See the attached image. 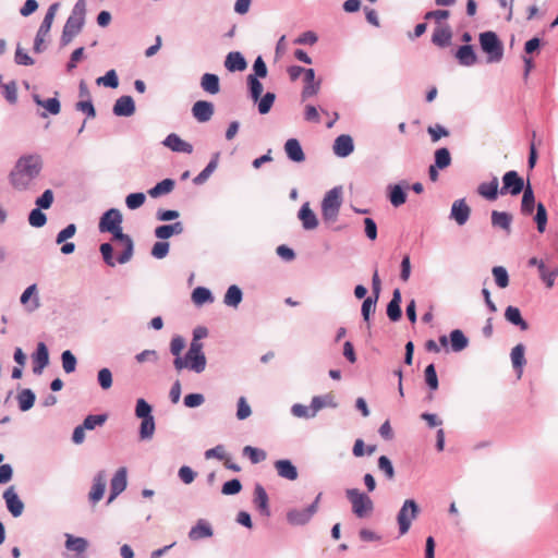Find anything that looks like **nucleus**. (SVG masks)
I'll return each instance as SVG.
<instances>
[{"mask_svg":"<svg viewBox=\"0 0 558 558\" xmlns=\"http://www.w3.org/2000/svg\"><path fill=\"white\" fill-rule=\"evenodd\" d=\"M498 179L494 177L492 181L481 183L477 193L488 201H495L498 196Z\"/></svg>","mask_w":558,"mask_h":558,"instance_id":"29","label":"nucleus"},{"mask_svg":"<svg viewBox=\"0 0 558 558\" xmlns=\"http://www.w3.org/2000/svg\"><path fill=\"white\" fill-rule=\"evenodd\" d=\"M275 468L280 477L289 481H295L298 478V470L290 460H278L275 462Z\"/></svg>","mask_w":558,"mask_h":558,"instance_id":"21","label":"nucleus"},{"mask_svg":"<svg viewBox=\"0 0 558 558\" xmlns=\"http://www.w3.org/2000/svg\"><path fill=\"white\" fill-rule=\"evenodd\" d=\"M284 151L287 156L294 162H302L305 160L304 151L296 138H290L286 142Z\"/></svg>","mask_w":558,"mask_h":558,"instance_id":"22","label":"nucleus"},{"mask_svg":"<svg viewBox=\"0 0 558 558\" xmlns=\"http://www.w3.org/2000/svg\"><path fill=\"white\" fill-rule=\"evenodd\" d=\"M378 469L383 471L388 480L395 477V469L391 461L386 457L381 456L378 459Z\"/></svg>","mask_w":558,"mask_h":558,"instance_id":"59","label":"nucleus"},{"mask_svg":"<svg viewBox=\"0 0 558 558\" xmlns=\"http://www.w3.org/2000/svg\"><path fill=\"white\" fill-rule=\"evenodd\" d=\"M58 9H59V3L58 2H56V3L50 5V8H49V10H48V12H47L43 23H41V26H40V32L41 33L45 34V33L49 32Z\"/></svg>","mask_w":558,"mask_h":558,"instance_id":"53","label":"nucleus"},{"mask_svg":"<svg viewBox=\"0 0 558 558\" xmlns=\"http://www.w3.org/2000/svg\"><path fill=\"white\" fill-rule=\"evenodd\" d=\"M420 508L415 500L407 499L397 514L400 535L409 532L412 521L418 515Z\"/></svg>","mask_w":558,"mask_h":558,"instance_id":"6","label":"nucleus"},{"mask_svg":"<svg viewBox=\"0 0 558 558\" xmlns=\"http://www.w3.org/2000/svg\"><path fill=\"white\" fill-rule=\"evenodd\" d=\"M35 178V157H20L9 174L10 183L16 190H26Z\"/></svg>","mask_w":558,"mask_h":558,"instance_id":"1","label":"nucleus"},{"mask_svg":"<svg viewBox=\"0 0 558 558\" xmlns=\"http://www.w3.org/2000/svg\"><path fill=\"white\" fill-rule=\"evenodd\" d=\"M243 454L246 456L251 460V462L254 464L264 461L267 457V454L264 450L252 447V446H245L243 448Z\"/></svg>","mask_w":558,"mask_h":558,"instance_id":"43","label":"nucleus"},{"mask_svg":"<svg viewBox=\"0 0 558 558\" xmlns=\"http://www.w3.org/2000/svg\"><path fill=\"white\" fill-rule=\"evenodd\" d=\"M524 351L525 348L522 343L517 344L511 350V362L513 367L518 371L519 377L521 376L522 367L525 364Z\"/></svg>","mask_w":558,"mask_h":558,"instance_id":"38","label":"nucleus"},{"mask_svg":"<svg viewBox=\"0 0 558 558\" xmlns=\"http://www.w3.org/2000/svg\"><path fill=\"white\" fill-rule=\"evenodd\" d=\"M122 223V215L120 210L111 208L107 210L99 221V230L101 232L113 231Z\"/></svg>","mask_w":558,"mask_h":558,"instance_id":"12","label":"nucleus"},{"mask_svg":"<svg viewBox=\"0 0 558 558\" xmlns=\"http://www.w3.org/2000/svg\"><path fill=\"white\" fill-rule=\"evenodd\" d=\"M522 202H521V213L525 216H529L533 213L535 206V196L530 183L522 191Z\"/></svg>","mask_w":558,"mask_h":558,"instance_id":"33","label":"nucleus"},{"mask_svg":"<svg viewBox=\"0 0 558 558\" xmlns=\"http://www.w3.org/2000/svg\"><path fill=\"white\" fill-rule=\"evenodd\" d=\"M135 112V105L131 96H121L113 106V113L118 117H131Z\"/></svg>","mask_w":558,"mask_h":558,"instance_id":"17","label":"nucleus"},{"mask_svg":"<svg viewBox=\"0 0 558 558\" xmlns=\"http://www.w3.org/2000/svg\"><path fill=\"white\" fill-rule=\"evenodd\" d=\"M163 144L173 151L186 154H191L193 151V146L174 133L169 134L163 141Z\"/></svg>","mask_w":558,"mask_h":558,"instance_id":"18","label":"nucleus"},{"mask_svg":"<svg viewBox=\"0 0 558 558\" xmlns=\"http://www.w3.org/2000/svg\"><path fill=\"white\" fill-rule=\"evenodd\" d=\"M154 432H155L154 417L151 416V417L143 418L142 424H141V429H140L141 438H143V439L150 438L153 436Z\"/></svg>","mask_w":558,"mask_h":558,"instance_id":"56","label":"nucleus"},{"mask_svg":"<svg viewBox=\"0 0 558 558\" xmlns=\"http://www.w3.org/2000/svg\"><path fill=\"white\" fill-rule=\"evenodd\" d=\"M471 208L464 198L453 202L450 217L459 225L463 226L470 218Z\"/></svg>","mask_w":558,"mask_h":558,"instance_id":"14","label":"nucleus"},{"mask_svg":"<svg viewBox=\"0 0 558 558\" xmlns=\"http://www.w3.org/2000/svg\"><path fill=\"white\" fill-rule=\"evenodd\" d=\"M213 536V529L206 520H198L195 526L189 532V537L192 541H198Z\"/></svg>","mask_w":558,"mask_h":558,"instance_id":"23","label":"nucleus"},{"mask_svg":"<svg viewBox=\"0 0 558 558\" xmlns=\"http://www.w3.org/2000/svg\"><path fill=\"white\" fill-rule=\"evenodd\" d=\"M389 199L395 207H399L405 203L407 194L401 186L395 185L390 191Z\"/></svg>","mask_w":558,"mask_h":558,"instance_id":"47","label":"nucleus"},{"mask_svg":"<svg viewBox=\"0 0 558 558\" xmlns=\"http://www.w3.org/2000/svg\"><path fill=\"white\" fill-rule=\"evenodd\" d=\"M106 489V476L104 472H99L93 481V486L89 492V500L93 504L98 502L105 494Z\"/></svg>","mask_w":558,"mask_h":558,"instance_id":"19","label":"nucleus"},{"mask_svg":"<svg viewBox=\"0 0 558 558\" xmlns=\"http://www.w3.org/2000/svg\"><path fill=\"white\" fill-rule=\"evenodd\" d=\"M192 113L198 122H207L214 114V105L206 100H198L193 105Z\"/></svg>","mask_w":558,"mask_h":558,"instance_id":"16","label":"nucleus"},{"mask_svg":"<svg viewBox=\"0 0 558 558\" xmlns=\"http://www.w3.org/2000/svg\"><path fill=\"white\" fill-rule=\"evenodd\" d=\"M535 222L537 225L538 232L543 233L547 225V210L542 203L536 206Z\"/></svg>","mask_w":558,"mask_h":558,"instance_id":"49","label":"nucleus"},{"mask_svg":"<svg viewBox=\"0 0 558 558\" xmlns=\"http://www.w3.org/2000/svg\"><path fill=\"white\" fill-rule=\"evenodd\" d=\"M98 383L100 387L105 390L109 389L112 386V374L109 368H101L98 372Z\"/></svg>","mask_w":558,"mask_h":558,"instance_id":"63","label":"nucleus"},{"mask_svg":"<svg viewBox=\"0 0 558 558\" xmlns=\"http://www.w3.org/2000/svg\"><path fill=\"white\" fill-rule=\"evenodd\" d=\"M106 421H107V415H105V414L88 415V416L85 417V420H84L82 425L86 429L92 430L96 426H101Z\"/></svg>","mask_w":558,"mask_h":558,"instance_id":"55","label":"nucleus"},{"mask_svg":"<svg viewBox=\"0 0 558 558\" xmlns=\"http://www.w3.org/2000/svg\"><path fill=\"white\" fill-rule=\"evenodd\" d=\"M424 377L430 390L434 391L438 389V377L434 364L426 366L424 371Z\"/></svg>","mask_w":558,"mask_h":558,"instance_id":"50","label":"nucleus"},{"mask_svg":"<svg viewBox=\"0 0 558 558\" xmlns=\"http://www.w3.org/2000/svg\"><path fill=\"white\" fill-rule=\"evenodd\" d=\"M2 94L5 100L13 105L17 100V88L14 81H10L2 85Z\"/></svg>","mask_w":558,"mask_h":558,"instance_id":"45","label":"nucleus"},{"mask_svg":"<svg viewBox=\"0 0 558 558\" xmlns=\"http://www.w3.org/2000/svg\"><path fill=\"white\" fill-rule=\"evenodd\" d=\"M401 292L399 289H396L392 294L391 301L387 306V315L392 322H397L401 318Z\"/></svg>","mask_w":558,"mask_h":558,"instance_id":"32","label":"nucleus"},{"mask_svg":"<svg viewBox=\"0 0 558 558\" xmlns=\"http://www.w3.org/2000/svg\"><path fill=\"white\" fill-rule=\"evenodd\" d=\"M342 204V191L340 187H333L325 195L322 202V215L324 220L335 222L338 218Z\"/></svg>","mask_w":558,"mask_h":558,"instance_id":"4","label":"nucleus"},{"mask_svg":"<svg viewBox=\"0 0 558 558\" xmlns=\"http://www.w3.org/2000/svg\"><path fill=\"white\" fill-rule=\"evenodd\" d=\"M86 13L85 0H78L69 16L62 32L61 45H69L77 36L84 25Z\"/></svg>","mask_w":558,"mask_h":558,"instance_id":"2","label":"nucleus"},{"mask_svg":"<svg viewBox=\"0 0 558 558\" xmlns=\"http://www.w3.org/2000/svg\"><path fill=\"white\" fill-rule=\"evenodd\" d=\"M173 365L177 371L187 367L196 373H201L206 367V357L204 353H186L184 357H175Z\"/></svg>","mask_w":558,"mask_h":558,"instance_id":"8","label":"nucleus"},{"mask_svg":"<svg viewBox=\"0 0 558 558\" xmlns=\"http://www.w3.org/2000/svg\"><path fill=\"white\" fill-rule=\"evenodd\" d=\"M451 163V156L448 148H439L435 151V165L439 169H445Z\"/></svg>","mask_w":558,"mask_h":558,"instance_id":"44","label":"nucleus"},{"mask_svg":"<svg viewBox=\"0 0 558 558\" xmlns=\"http://www.w3.org/2000/svg\"><path fill=\"white\" fill-rule=\"evenodd\" d=\"M65 547L68 550L76 553V558H83L88 547V542L83 537L66 535Z\"/></svg>","mask_w":558,"mask_h":558,"instance_id":"27","label":"nucleus"},{"mask_svg":"<svg viewBox=\"0 0 558 558\" xmlns=\"http://www.w3.org/2000/svg\"><path fill=\"white\" fill-rule=\"evenodd\" d=\"M36 361L37 373L40 372L45 366H47L49 362L48 349L43 342L37 343Z\"/></svg>","mask_w":558,"mask_h":558,"instance_id":"46","label":"nucleus"},{"mask_svg":"<svg viewBox=\"0 0 558 558\" xmlns=\"http://www.w3.org/2000/svg\"><path fill=\"white\" fill-rule=\"evenodd\" d=\"M17 402L21 411H27L35 403V393L31 389H23L17 395Z\"/></svg>","mask_w":558,"mask_h":558,"instance_id":"41","label":"nucleus"},{"mask_svg":"<svg viewBox=\"0 0 558 558\" xmlns=\"http://www.w3.org/2000/svg\"><path fill=\"white\" fill-rule=\"evenodd\" d=\"M524 189V180L519 175L517 171L510 170L504 174L500 194H510L515 196L519 195Z\"/></svg>","mask_w":558,"mask_h":558,"instance_id":"10","label":"nucleus"},{"mask_svg":"<svg viewBox=\"0 0 558 558\" xmlns=\"http://www.w3.org/2000/svg\"><path fill=\"white\" fill-rule=\"evenodd\" d=\"M506 319L515 325L519 326L521 330H526L529 328L527 323L522 318L521 312L518 307L514 306H508L505 312Z\"/></svg>","mask_w":558,"mask_h":558,"instance_id":"37","label":"nucleus"},{"mask_svg":"<svg viewBox=\"0 0 558 558\" xmlns=\"http://www.w3.org/2000/svg\"><path fill=\"white\" fill-rule=\"evenodd\" d=\"M452 37V33L450 29V26L448 24L446 25H438L432 37V41L439 47H446L450 44Z\"/></svg>","mask_w":558,"mask_h":558,"instance_id":"24","label":"nucleus"},{"mask_svg":"<svg viewBox=\"0 0 558 558\" xmlns=\"http://www.w3.org/2000/svg\"><path fill=\"white\" fill-rule=\"evenodd\" d=\"M252 413L250 404L246 402V399L244 397H241L238 400V411H236V417L239 420H245Z\"/></svg>","mask_w":558,"mask_h":558,"instance_id":"64","label":"nucleus"},{"mask_svg":"<svg viewBox=\"0 0 558 558\" xmlns=\"http://www.w3.org/2000/svg\"><path fill=\"white\" fill-rule=\"evenodd\" d=\"M538 271H539L542 279L546 282V286L548 288H551L554 286L556 277L558 276V268H555L554 270L548 271L545 264L543 262H539Z\"/></svg>","mask_w":558,"mask_h":558,"instance_id":"48","label":"nucleus"},{"mask_svg":"<svg viewBox=\"0 0 558 558\" xmlns=\"http://www.w3.org/2000/svg\"><path fill=\"white\" fill-rule=\"evenodd\" d=\"M112 234V240L123 245V251L118 254L117 260L119 264H125L131 260L133 256L134 244L130 235L122 232V227L109 231Z\"/></svg>","mask_w":558,"mask_h":558,"instance_id":"9","label":"nucleus"},{"mask_svg":"<svg viewBox=\"0 0 558 558\" xmlns=\"http://www.w3.org/2000/svg\"><path fill=\"white\" fill-rule=\"evenodd\" d=\"M99 250L105 263L110 267H114L118 260L114 259L112 255L113 246L110 243H102Z\"/></svg>","mask_w":558,"mask_h":558,"instance_id":"57","label":"nucleus"},{"mask_svg":"<svg viewBox=\"0 0 558 558\" xmlns=\"http://www.w3.org/2000/svg\"><path fill=\"white\" fill-rule=\"evenodd\" d=\"M248 85H250V92L251 96L254 101L258 100L263 93V85L262 83L256 78L254 75H248Z\"/></svg>","mask_w":558,"mask_h":558,"instance_id":"61","label":"nucleus"},{"mask_svg":"<svg viewBox=\"0 0 558 558\" xmlns=\"http://www.w3.org/2000/svg\"><path fill=\"white\" fill-rule=\"evenodd\" d=\"M450 344L454 352H460L468 347L469 340L460 329H454L450 332Z\"/></svg>","mask_w":558,"mask_h":558,"instance_id":"39","label":"nucleus"},{"mask_svg":"<svg viewBox=\"0 0 558 558\" xmlns=\"http://www.w3.org/2000/svg\"><path fill=\"white\" fill-rule=\"evenodd\" d=\"M493 276L497 286L501 289L507 288L509 284V276L507 270L502 266H496L493 268Z\"/></svg>","mask_w":558,"mask_h":558,"instance_id":"51","label":"nucleus"},{"mask_svg":"<svg viewBox=\"0 0 558 558\" xmlns=\"http://www.w3.org/2000/svg\"><path fill=\"white\" fill-rule=\"evenodd\" d=\"M242 301V291L241 289L233 284L230 286L225 294L223 302L228 306L236 307Z\"/></svg>","mask_w":558,"mask_h":558,"instance_id":"40","label":"nucleus"},{"mask_svg":"<svg viewBox=\"0 0 558 558\" xmlns=\"http://www.w3.org/2000/svg\"><path fill=\"white\" fill-rule=\"evenodd\" d=\"M62 367L65 373L70 374L75 371L76 359L71 351L66 350L62 353Z\"/></svg>","mask_w":558,"mask_h":558,"instance_id":"58","label":"nucleus"},{"mask_svg":"<svg viewBox=\"0 0 558 558\" xmlns=\"http://www.w3.org/2000/svg\"><path fill=\"white\" fill-rule=\"evenodd\" d=\"M456 58L460 64L466 66L473 65L476 62V54L470 45L461 46L456 53Z\"/></svg>","mask_w":558,"mask_h":558,"instance_id":"34","label":"nucleus"},{"mask_svg":"<svg viewBox=\"0 0 558 558\" xmlns=\"http://www.w3.org/2000/svg\"><path fill=\"white\" fill-rule=\"evenodd\" d=\"M202 88L213 95L220 90L219 77L216 74L205 73L201 80Z\"/></svg>","mask_w":558,"mask_h":558,"instance_id":"35","label":"nucleus"},{"mask_svg":"<svg viewBox=\"0 0 558 558\" xmlns=\"http://www.w3.org/2000/svg\"><path fill=\"white\" fill-rule=\"evenodd\" d=\"M322 493H319L314 500V502L304 509H293L287 513V520L292 525H303L306 524L312 517L317 512L318 504L322 498Z\"/></svg>","mask_w":558,"mask_h":558,"instance_id":"7","label":"nucleus"},{"mask_svg":"<svg viewBox=\"0 0 558 558\" xmlns=\"http://www.w3.org/2000/svg\"><path fill=\"white\" fill-rule=\"evenodd\" d=\"M275 94L272 93H266L259 104H258V111L260 114H266L270 111L272 105H274V101H275Z\"/></svg>","mask_w":558,"mask_h":558,"instance_id":"60","label":"nucleus"},{"mask_svg":"<svg viewBox=\"0 0 558 558\" xmlns=\"http://www.w3.org/2000/svg\"><path fill=\"white\" fill-rule=\"evenodd\" d=\"M145 199L143 193H132L126 196L125 204L130 209H136L144 204Z\"/></svg>","mask_w":558,"mask_h":558,"instance_id":"62","label":"nucleus"},{"mask_svg":"<svg viewBox=\"0 0 558 558\" xmlns=\"http://www.w3.org/2000/svg\"><path fill=\"white\" fill-rule=\"evenodd\" d=\"M254 504L262 514L267 517L270 514L268 495L264 487L259 484H257L254 489Z\"/></svg>","mask_w":558,"mask_h":558,"instance_id":"26","label":"nucleus"},{"mask_svg":"<svg viewBox=\"0 0 558 558\" xmlns=\"http://www.w3.org/2000/svg\"><path fill=\"white\" fill-rule=\"evenodd\" d=\"M225 66L230 72L244 71L247 66V63L240 52L233 51L228 53L225 61Z\"/></svg>","mask_w":558,"mask_h":558,"instance_id":"28","label":"nucleus"},{"mask_svg":"<svg viewBox=\"0 0 558 558\" xmlns=\"http://www.w3.org/2000/svg\"><path fill=\"white\" fill-rule=\"evenodd\" d=\"M98 85H104L111 88H117L119 85L118 75L114 70L108 71L104 76L96 80Z\"/></svg>","mask_w":558,"mask_h":558,"instance_id":"52","label":"nucleus"},{"mask_svg":"<svg viewBox=\"0 0 558 558\" xmlns=\"http://www.w3.org/2000/svg\"><path fill=\"white\" fill-rule=\"evenodd\" d=\"M481 48L488 54L489 62H498L504 54L502 44L494 32H484L480 35Z\"/></svg>","mask_w":558,"mask_h":558,"instance_id":"5","label":"nucleus"},{"mask_svg":"<svg viewBox=\"0 0 558 558\" xmlns=\"http://www.w3.org/2000/svg\"><path fill=\"white\" fill-rule=\"evenodd\" d=\"M512 216L506 211L493 210L492 213V225L495 228H500L506 231L507 234L511 232Z\"/></svg>","mask_w":558,"mask_h":558,"instance_id":"25","label":"nucleus"},{"mask_svg":"<svg viewBox=\"0 0 558 558\" xmlns=\"http://www.w3.org/2000/svg\"><path fill=\"white\" fill-rule=\"evenodd\" d=\"M345 495L352 505V512L360 519L367 518L373 513L374 504L371 497L357 488L347 489Z\"/></svg>","mask_w":558,"mask_h":558,"instance_id":"3","label":"nucleus"},{"mask_svg":"<svg viewBox=\"0 0 558 558\" xmlns=\"http://www.w3.org/2000/svg\"><path fill=\"white\" fill-rule=\"evenodd\" d=\"M126 488V469L120 468L111 478L110 483V496L108 504L112 502L118 495H120Z\"/></svg>","mask_w":558,"mask_h":558,"instance_id":"13","label":"nucleus"},{"mask_svg":"<svg viewBox=\"0 0 558 558\" xmlns=\"http://www.w3.org/2000/svg\"><path fill=\"white\" fill-rule=\"evenodd\" d=\"M37 106H41L51 114H58L61 109L60 101L57 97H52L47 100L37 99Z\"/></svg>","mask_w":558,"mask_h":558,"instance_id":"54","label":"nucleus"},{"mask_svg":"<svg viewBox=\"0 0 558 558\" xmlns=\"http://www.w3.org/2000/svg\"><path fill=\"white\" fill-rule=\"evenodd\" d=\"M3 499L5 501L9 512L14 517L19 518L24 511V504L20 499L15 487L10 486L3 493Z\"/></svg>","mask_w":558,"mask_h":558,"instance_id":"11","label":"nucleus"},{"mask_svg":"<svg viewBox=\"0 0 558 558\" xmlns=\"http://www.w3.org/2000/svg\"><path fill=\"white\" fill-rule=\"evenodd\" d=\"M183 232L182 222H174L172 225H162L156 228L155 235L158 239L166 240L174 234H181Z\"/></svg>","mask_w":558,"mask_h":558,"instance_id":"31","label":"nucleus"},{"mask_svg":"<svg viewBox=\"0 0 558 558\" xmlns=\"http://www.w3.org/2000/svg\"><path fill=\"white\" fill-rule=\"evenodd\" d=\"M354 145L350 135H340L333 144V151L339 157H347L353 151Z\"/></svg>","mask_w":558,"mask_h":558,"instance_id":"20","label":"nucleus"},{"mask_svg":"<svg viewBox=\"0 0 558 558\" xmlns=\"http://www.w3.org/2000/svg\"><path fill=\"white\" fill-rule=\"evenodd\" d=\"M175 182L172 179H165L157 183L153 189L148 191V194L153 198H157L161 195L169 194L173 191Z\"/></svg>","mask_w":558,"mask_h":558,"instance_id":"36","label":"nucleus"},{"mask_svg":"<svg viewBox=\"0 0 558 558\" xmlns=\"http://www.w3.org/2000/svg\"><path fill=\"white\" fill-rule=\"evenodd\" d=\"M299 218L302 221V225L307 230H313L317 227L318 220L314 211L310 208L308 204H304L300 211Z\"/></svg>","mask_w":558,"mask_h":558,"instance_id":"30","label":"nucleus"},{"mask_svg":"<svg viewBox=\"0 0 558 558\" xmlns=\"http://www.w3.org/2000/svg\"><path fill=\"white\" fill-rule=\"evenodd\" d=\"M192 300L196 305H202L206 302H211L213 296L210 291L204 287H197L192 292Z\"/></svg>","mask_w":558,"mask_h":558,"instance_id":"42","label":"nucleus"},{"mask_svg":"<svg viewBox=\"0 0 558 558\" xmlns=\"http://www.w3.org/2000/svg\"><path fill=\"white\" fill-rule=\"evenodd\" d=\"M304 83L305 85L301 94L303 100L315 96L320 89V82L315 81V71L313 69L304 71Z\"/></svg>","mask_w":558,"mask_h":558,"instance_id":"15","label":"nucleus"}]
</instances>
